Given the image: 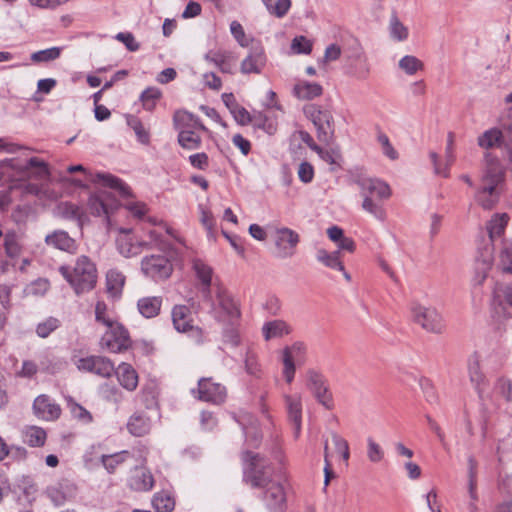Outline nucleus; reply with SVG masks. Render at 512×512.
I'll return each mask as SVG.
<instances>
[{
    "mask_svg": "<svg viewBox=\"0 0 512 512\" xmlns=\"http://www.w3.org/2000/svg\"><path fill=\"white\" fill-rule=\"evenodd\" d=\"M5 171H12L13 182L20 181L23 194L32 195L40 200H56L57 192L50 188V170L48 164L37 157L25 162L10 158L4 164Z\"/></svg>",
    "mask_w": 512,
    "mask_h": 512,
    "instance_id": "1",
    "label": "nucleus"
},
{
    "mask_svg": "<svg viewBox=\"0 0 512 512\" xmlns=\"http://www.w3.org/2000/svg\"><path fill=\"white\" fill-rule=\"evenodd\" d=\"M204 298L210 305L209 314L222 325L225 339L232 345H237L236 325L241 318L239 302L221 285L215 286Z\"/></svg>",
    "mask_w": 512,
    "mask_h": 512,
    "instance_id": "2",
    "label": "nucleus"
},
{
    "mask_svg": "<svg viewBox=\"0 0 512 512\" xmlns=\"http://www.w3.org/2000/svg\"><path fill=\"white\" fill-rule=\"evenodd\" d=\"M243 460V481L254 489H262L279 478L271 462L259 453L245 451Z\"/></svg>",
    "mask_w": 512,
    "mask_h": 512,
    "instance_id": "3",
    "label": "nucleus"
},
{
    "mask_svg": "<svg viewBox=\"0 0 512 512\" xmlns=\"http://www.w3.org/2000/svg\"><path fill=\"white\" fill-rule=\"evenodd\" d=\"M354 181L363 198L362 208L376 219L384 221L386 212L380 202L390 197L389 185L380 179L370 177H357Z\"/></svg>",
    "mask_w": 512,
    "mask_h": 512,
    "instance_id": "4",
    "label": "nucleus"
},
{
    "mask_svg": "<svg viewBox=\"0 0 512 512\" xmlns=\"http://www.w3.org/2000/svg\"><path fill=\"white\" fill-rule=\"evenodd\" d=\"M61 275L72 286L76 294L92 290L97 282V269L95 264L85 255L77 258L73 268L61 266Z\"/></svg>",
    "mask_w": 512,
    "mask_h": 512,
    "instance_id": "5",
    "label": "nucleus"
},
{
    "mask_svg": "<svg viewBox=\"0 0 512 512\" xmlns=\"http://www.w3.org/2000/svg\"><path fill=\"white\" fill-rule=\"evenodd\" d=\"M93 182L102 183L104 186L114 189L118 192L119 196L126 199L124 207L136 218H142L148 212L147 205L143 202L134 201L130 199L132 192L130 187L124 183L121 179L109 174V173H97L94 178L91 179Z\"/></svg>",
    "mask_w": 512,
    "mask_h": 512,
    "instance_id": "6",
    "label": "nucleus"
},
{
    "mask_svg": "<svg viewBox=\"0 0 512 512\" xmlns=\"http://www.w3.org/2000/svg\"><path fill=\"white\" fill-rule=\"evenodd\" d=\"M307 359V346L304 342L296 341L285 346L281 351V362L283 364L282 375L285 381L293 382L296 367L305 364Z\"/></svg>",
    "mask_w": 512,
    "mask_h": 512,
    "instance_id": "7",
    "label": "nucleus"
},
{
    "mask_svg": "<svg viewBox=\"0 0 512 512\" xmlns=\"http://www.w3.org/2000/svg\"><path fill=\"white\" fill-rule=\"evenodd\" d=\"M100 345L109 352L120 353L131 346V340L127 329L117 321L106 327L100 339Z\"/></svg>",
    "mask_w": 512,
    "mask_h": 512,
    "instance_id": "8",
    "label": "nucleus"
},
{
    "mask_svg": "<svg viewBox=\"0 0 512 512\" xmlns=\"http://www.w3.org/2000/svg\"><path fill=\"white\" fill-rule=\"evenodd\" d=\"M286 476L279 471V478L262 488V500L270 512H283L286 505L284 482Z\"/></svg>",
    "mask_w": 512,
    "mask_h": 512,
    "instance_id": "9",
    "label": "nucleus"
},
{
    "mask_svg": "<svg viewBox=\"0 0 512 512\" xmlns=\"http://www.w3.org/2000/svg\"><path fill=\"white\" fill-rule=\"evenodd\" d=\"M411 314L414 322L429 332L441 333L444 324L442 316L435 308L426 307L419 303H412Z\"/></svg>",
    "mask_w": 512,
    "mask_h": 512,
    "instance_id": "10",
    "label": "nucleus"
},
{
    "mask_svg": "<svg viewBox=\"0 0 512 512\" xmlns=\"http://www.w3.org/2000/svg\"><path fill=\"white\" fill-rule=\"evenodd\" d=\"M300 236L294 230L281 227L275 230V256L279 259H287L294 256Z\"/></svg>",
    "mask_w": 512,
    "mask_h": 512,
    "instance_id": "11",
    "label": "nucleus"
},
{
    "mask_svg": "<svg viewBox=\"0 0 512 512\" xmlns=\"http://www.w3.org/2000/svg\"><path fill=\"white\" fill-rule=\"evenodd\" d=\"M141 270L149 278L158 281L170 277L173 266L164 255L146 256L141 261Z\"/></svg>",
    "mask_w": 512,
    "mask_h": 512,
    "instance_id": "12",
    "label": "nucleus"
},
{
    "mask_svg": "<svg viewBox=\"0 0 512 512\" xmlns=\"http://www.w3.org/2000/svg\"><path fill=\"white\" fill-rule=\"evenodd\" d=\"M88 207L91 214L103 216L109 221L110 215L119 207V202L111 192L100 190L90 196Z\"/></svg>",
    "mask_w": 512,
    "mask_h": 512,
    "instance_id": "13",
    "label": "nucleus"
},
{
    "mask_svg": "<svg viewBox=\"0 0 512 512\" xmlns=\"http://www.w3.org/2000/svg\"><path fill=\"white\" fill-rule=\"evenodd\" d=\"M74 364L80 371L94 373L103 378L111 377L115 371L110 359L98 355L76 359Z\"/></svg>",
    "mask_w": 512,
    "mask_h": 512,
    "instance_id": "14",
    "label": "nucleus"
},
{
    "mask_svg": "<svg viewBox=\"0 0 512 512\" xmlns=\"http://www.w3.org/2000/svg\"><path fill=\"white\" fill-rule=\"evenodd\" d=\"M192 393L199 400L213 404H221L226 398L225 386L214 382L212 378H201L197 390H192Z\"/></svg>",
    "mask_w": 512,
    "mask_h": 512,
    "instance_id": "15",
    "label": "nucleus"
},
{
    "mask_svg": "<svg viewBox=\"0 0 512 512\" xmlns=\"http://www.w3.org/2000/svg\"><path fill=\"white\" fill-rule=\"evenodd\" d=\"M267 57L265 50L260 43L252 45L248 55L240 64L242 74H261L266 66Z\"/></svg>",
    "mask_w": 512,
    "mask_h": 512,
    "instance_id": "16",
    "label": "nucleus"
},
{
    "mask_svg": "<svg viewBox=\"0 0 512 512\" xmlns=\"http://www.w3.org/2000/svg\"><path fill=\"white\" fill-rule=\"evenodd\" d=\"M45 494L55 506H61L77 494V486L68 479H62L46 488Z\"/></svg>",
    "mask_w": 512,
    "mask_h": 512,
    "instance_id": "17",
    "label": "nucleus"
},
{
    "mask_svg": "<svg viewBox=\"0 0 512 512\" xmlns=\"http://www.w3.org/2000/svg\"><path fill=\"white\" fill-rule=\"evenodd\" d=\"M118 251L124 257H133L140 254L144 249H148L149 243L146 241H134L130 229L121 228L116 240Z\"/></svg>",
    "mask_w": 512,
    "mask_h": 512,
    "instance_id": "18",
    "label": "nucleus"
},
{
    "mask_svg": "<svg viewBox=\"0 0 512 512\" xmlns=\"http://www.w3.org/2000/svg\"><path fill=\"white\" fill-rule=\"evenodd\" d=\"M34 414L46 421H53L60 417L61 408L58 404L53 402L47 395H39L33 402Z\"/></svg>",
    "mask_w": 512,
    "mask_h": 512,
    "instance_id": "19",
    "label": "nucleus"
},
{
    "mask_svg": "<svg viewBox=\"0 0 512 512\" xmlns=\"http://www.w3.org/2000/svg\"><path fill=\"white\" fill-rule=\"evenodd\" d=\"M504 177L505 171L499 160L487 153L485 155V169L482 176L483 184L499 187L504 181Z\"/></svg>",
    "mask_w": 512,
    "mask_h": 512,
    "instance_id": "20",
    "label": "nucleus"
},
{
    "mask_svg": "<svg viewBox=\"0 0 512 512\" xmlns=\"http://www.w3.org/2000/svg\"><path fill=\"white\" fill-rule=\"evenodd\" d=\"M284 402L288 420L293 425L295 437H298L302 425V397L300 394L285 395Z\"/></svg>",
    "mask_w": 512,
    "mask_h": 512,
    "instance_id": "21",
    "label": "nucleus"
},
{
    "mask_svg": "<svg viewBox=\"0 0 512 512\" xmlns=\"http://www.w3.org/2000/svg\"><path fill=\"white\" fill-rule=\"evenodd\" d=\"M205 60L220 69L223 73H233L236 56L233 52L223 49L209 50L205 54Z\"/></svg>",
    "mask_w": 512,
    "mask_h": 512,
    "instance_id": "22",
    "label": "nucleus"
},
{
    "mask_svg": "<svg viewBox=\"0 0 512 512\" xmlns=\"http://www.w3.org/2000/svg\"><path fill=\"white\" fill-rule=\"evenodd\" d=\"M45 244L54 249L74 254L77 250V243L66 231L54 230L45 237Z\"/></svg>",
    "mask_w": 512,
    "mask_h": 512,
    "instance_id": "23",
    "label": "nucleus"
},
{
    "mask_svg": "<svg viewBox=\"0 0 512 512\" xmlns=\"http://www.w3.org/2000/svg\"><path fill=\"white\" fill-rule=\"evenodd\" d=\"M468 374L479 397H482L488 386V380L480 367V358L476 353L468 360Z\"/></svg>",
    "mask_w": 512,
    "mask_h": 512,
    "instance_id": "24",
    "label": "nucleus"
},
{
    "mask_svg": "<svg viewBox=\"0 0 512 512\" xmlns=\"http://www.w3.org/2000/svg\"><path fill=\"white\" fill-rule=\"evenodd\" d=\"M509 216L506 213L495 214L487 225L489 238L493 248L498 245H504L503 234L508 224Z\"/></svg>",
    "mask_w": 512,
    "mask_h": 512,
    "instance_id": "25",
    "label": "nucleus"
},
{
    "mask_svg": "<svg viewBox=\"0 0 512 512\" xmlns=\"http://www.w3.org/2000/svg\"><path fill=\"white\" fill-rule=\"evenodd\" d=\"M500 199L499 187L484 185L476 192L475 201L485 210L493 209Z\"/></svg>",
    "mask_w": 512,
    "mask_h": 512,
    "instance_id": "26",
    "label": "nucleus"
},
{
    "mask_svg": "<svg viewBox=\"0 0 512 512\" xmlns=\"http://www.w3.org/2000/svg\"><path fill=\"white\" fill-rule=\"evenodd\" d=\"M129 486L135 491H149L154 486V478L144 467H136L129 478Z\"/></svg>",
    "mask_w": 512,
    "mask_h": 512,
    "instance_id": "27",
    "label": "nucleus"
},
{
    "mask_svg": "<svg viewBox=\"0 0 512 512\" xmlns=\"http://www.w3.org/2000/svg\"><path fill=\"white\" fill-rule=\"evenodd\" d=\"M174 128L181 132L183 130L200 129L206 131V127L198 117L187 111H176L173 117Z\"/></svg>",
    "mask_w": 512,
    "mask_h": 512,
    "instance_id": "28",
    "label": "nucleus"
},
{
    "mask_svg": "<svg viewBox=\"0 0 512 512\" xmlns=\"http://www.w3.org/2000/svg\"><path fill=\"white\" fill-rule=\"evenodd\" d=\"M172 322L178 332H188L193 329V320L190 309L186 305L173 307Z\"/></svg>",
    "mask_w": 512,
    "mask_h": 512,
    "instance_id": "29",
    "label": "nucleus"
},
{
    "mask_svg": "<svg viewBox=\"0 0 512 512\" xmlns=\"http://www.w3.org/2000/svg\"><path fill=\"white\" fill-rule=\"evenodd\" d=\"M493 265L492 249L486 247L484 252L476 260L475 276L473 282L476 285H481L487 278L489 271Z\"/></svg>",
    "mask_w": 512,
    "mask_h": 512,
    "instance_id": "30",
    "label": "nucleus"
},
{
    "mask_svg": "<svg viewBox=\"0 0 512 512\" xmlns=\"http://www.w3.org/2000/svg\"><path fill=\"white\" fill-rule=\"evenodd\" d=\"M114 373L120 385L128 391H134L138 385V375L134 368L128 363H121Z\"/></svg>",
    "mask_w": 512,
    "mask_h": 512,
    "instance_id": "31",
    "label": "nucleus"
},
{
    "mask_svg": "<svg viewBox=\"0 0 512 512\" xmlns=\"http://www.w3.org/2000/svg\"><path fill=\"white\" fill-rule=\"evenodd\" d=\"M292 331L291 326L284 320H273L266 322L262 327V332L265 340L272 338H280L289 335Z\"/></svg>",
    "mask_w": 512,
    "mask_h": 512,
    "instance_id": "32",
    "label": "nucleus"
},
{
    "mask_svg": "<svg viewBox=\"0 0 512 512\" xmlns=\"http://www.w3.org/2000/svg\"><path fill=\"white\" fill-rule=\"evenodd\" d=\"M162 306V298L158 296L143 297L138 300L137 308L145 318L156 317Z\"/></svg>",
    "mask_w": 512,
    "mask_h": 512,
    "instance_id": "33",
    "label": "nucleus"
},
{
    "mask_svg": "<svg viewBox=\"0 0 512 512\" xmlns=\"http://www.w3.org/2000/svg\"><path fill=\"white\" fill-rule=\"evenodd\" d=\"M323 92L321 85L307 81L298 82L293 88V94L301 100H311L320 96Z\"/></svg>",
    "mask_w": 512,
    "mask_h": 512,
    "instance_id": "34",
    "label": "nucleus"
},
{
    "mask_svg": "<svg viewBox=\"0 0 512 512\" xmlns=\"http://www.w3.org/2000/svg\"><path fill=\"white\" fill-rule=\"evenodd\" d=\"M127 429L132 435L142 437L151 429L150 419L143 414L135 413L129 418Z\"/></svg>",
    "mask_w": 512,
    "mask_h": 512,
    "instance_id": "35",
    "label": "nucleus"
},
{
    "mask_svg": "<svg viewBox=\"0 0 512 512\" xmlns=\"http://www.w3.org/2000/svg\"><path fill=\"white\" fill-rule=\"evenodd\" d=\"M193 269L196 273L197 278L202 283V294L203 296L207 293H210L213 289H211V280H212V269L206 263H204L200 259H195L193 261Z\"/></svg>",
    "mask_w": 512,
    "mask_h": 512,
    "instance_id": "36",
    "label": "nucleus"
},
{
    "mask_svg": "<svg viewBox=\"0 0 512 512\" xmlns=\"http://www.w3.org/2000/svg\"><path fill=\"white\" fill-rule=\"evenodd\" d=\"M316 259L328 268L343 270V263L340 260V251L328 252L327 250L320 248L316 251Z\"/></svg>",
    "mask_w": 512,
    "mask_h": 512,
    "instance_id": "37",
    "label": "nucleus"
},
{
    "mask_svg": "<svg viewBox=\"0 0 512 512\" xmlns=\"http://www.w3.org/2000/svg\"><path fill=\"white\" fill-rule=\"evenodd\" d=\"M46 437V431L41 427L30 426L23 431V441L31 447L43 446Z\"/></svg>",
    "mask_w": 512,
    "mask_h": 512,
    "instance_id": "38",
    "label": "nucleus"
},
{
    "mask_svg": "<svg viewBox=\"0 0 512 512\" xmlns=\"http://www.w3.org/2000/svg\"><path fill=\"white\" fill-rule=\"evenodd\" d=\"M57 213L60 217L67 220H76L82 225L84 214L80 207L71 202H62L57 206Z\"/></svg>",
    "mask_w": 512,
    "mask_h": 512,
    "instance_id": "39",
    "label": "nucleus"
},
{
    "mask_svg": "<svg viewBox=\"0 0 512 512\" xmlns=\"http://www.w3.org/2000/svg\"><path fill=\"white\" fill-rule=\"evenodd\" d=\"M62 50V47H51L39 50L30 55V60L34 64L50 63L60 58Z\"/></svg>",
    "mask_w": 512,
    "mask_h": 512,
    "instance_id": "40",
    "label": "nucleus"
},
{
    "mask_svg": "<svg viewBox=\"0 0 512 512\" xmlns=\"http://www.w3.org/2000/svg\"><path fill=\"white\" fill-rule=\"evenodd\" d=\"M95 321L105 328L117 322L114 312L110 310L104 301H97L95 305Z\"/></svg>",
    "mask_w": 512,
    "mask_h": 512,
    "instance_id": "41",
    "label": "nucleus"
},
{
    "mask_svg": "<svg viewBox=\"0 0 512 512\" xmlns=\"http://www.w3.org/2000/svg\"><path fill=\"white\" fill-rule=\"evenodd\" d=\"M4 248L8 257L20 256L22 253L21 237L13 231L7 232L4 237Z\"/></svg>",
    "mask_w": 512,
    "mask_h": 512,
    "instance_id": "42",
    "label": "nucleus"
},
{
    "mask_svg": "<svg viewBox=\"0 0 512 512\" xmlns=\"http://www.w3.org/2000/svg\"><path fill=\"white\" fill-rule=\"evenodd\" d=\"M195 130L196 129L178 132V143L181 147L188 150H194L200 147L202 140Z\"/></svg>",
    "mask_w": 512,
    "mask_h": 512,
    "instance_id": "43",
    "label": "nucleus"
},
{
    "mask_svg": "<svg viewBox=\"0 0 512 512\" xmlns=\"http://www.w3.org/2000/svg\"><path fill=\"white\" fill-rule=\"evenodd\" d=\"M330 119L331 115L318 111L317 115L313 117V123L317 127L318 138L320 141H328L330 138V133L328 129L330 128Z\"/></svg>",
    "mask_w": 512,
    "mask_h": 512,
    "instance_id": "44",
    "label": "nucleus"
},
{
    "mask_svg": "<svg viewBox=\"0 0 512 512\" xmlns=\"http://www.w3.org/2000/svg\"><path fill=\"white\" fill-rule=\"evenodd\" d=\"M389 34L393 40L405 41L409 36L408 28L400 21L396 14H393L389 21Z\"/></svg>",
    "mask_w": 512,
    "mask_h": 512,
    "instance_id": "45",
    "label": "nucleus"
},
{
    "mask_svg": "<svg viewBox=\"0 0 512 512\" xmlns=\"http://www.w3.org/2000/svg\"><path fill=\"white\" fill-rule=\"evenodd\" d=\"M502 139V133L497 128L485 131L478 137V145L484 149H490L498 146Z\"/></svg>",
    "mask_w": 512,
    "mask_h": 512,
    "instance_id": "46",
    "label": "nucleus"
},
{
    "mask_svg": "<svg viewBox=\"0 0 512 512\" xmlns=\"http://www.w3.org/2000/svg\"><path fill=\"white\" fill-rule=\"evenodd\" d=\"M306 386L311 392H314L327 387L328 384L321 372L310 368L306 371Z\"/></svg>",
    "mask_w": 512,
    "mask_h": 512,
    "instance_id": "47",
    "label": "nucleus"
},
{
    "mask_svg": "<svg viewBox=\"0 0 512 512\" xmlns=\"http://www.w3.org/2000/svg\"><path fill=\"white\" fill-rule=\"evenodd\" d=\"M130 456L128 451H121L110 455H102L101 462L109 473H113L118 465L125 462Z\"/></svg>",
    "mask_w": 512,
    "mask_h": 512,
    "instance_id": "48",
    "label": "nucleus"
},
{
    "mask_svg": "<svg viewBox=\"0 0 512 512\" xmlns=\"http://www.w3.org/2000/svg\"><path fill=\"white\" fill-rule=\"evenodd\" d=\"M152 505L157 512H170L174 509V499L166 492L156 493Z\"/></svg>",
    "mask_w": 512,
    "mask_h": 512,
    "instance_id": "49",
    "label": "nucleus"
},
{
    "mask_svg": "<svg viewBox=\"0 0 512 512\" xmlns=\"http://www.w3.org/2000/svg\"><path fill=\"white\" fill-rule=\"evenodd\" d=\"M399 68L407 75H414L417 71L422 70L424 65L421 60L412 55H406L399 60Z\"/></svg>",
    "mask_w": 512,
    "mask_h": 512,
    "instance_id": "50",
    "label": "nucleus"
},
{
    "mask_svg": "<svg viewBox=\"0 0 512 512\" xmlns=\"http://www.w3.org/2000/svg\"><path fill=\"white\" fill-rule=\"evenodd\" d=\"M125 283V277L116 270H110L107 273V288L112 295H117Z\"/></svg>",
    "mask_w": 512,
    "mask_h": 512,
    "instance_id": "51",
    "label": "nucleus"
},
{
    "mask_svg": "<svg viewBox=\"0 0 512 512\" xmlns=\"http://www.w3.org/2000/svg\"><path fill=\"white\" fill-rule=\"evenodd\" d=\"M251 123L269 135H274L277 132V123L262 113L255 114Z\"/></svg>",
    "mask_w": 512,
    "mask_h": 512,
    "instance_id": "52",
    "label": "nucleus"
},
{
    "mask_svg": "<svg viewBox=\"0 0 512 512\" xmlns=\"http://www.w3.org/2000/svg\"><path fill=\"white\" fill-rule=\"evenodd\" d=\"M496 266L501 272L512 274V246L501 248Z\"/></svg>",
    "mask_w": 512,
    "mask_h": 512,
    "instance_id": "53",
    "label": "nucleus"
},
{
    "mask_svg": "<svg viewBox=\"0 0 512 512\" xmlns=\"http://www.w3.org/2000/svg\"><path fill=\"white\" fill-rule=\"evenodd\" d=\"M161 97V92L158 88L149 87L144 90L140 96V99L143 103V107L151 111L156 106L157 100Z\"/></svg>",
    "mask_w": 512,
    "mask_h": 512,
    "instance_id": "54",
    "label": "nucleus"
},
{
    "mask_svg": "<svg viewBox=\"0 0 512 512\" xmlns=\"http://www.w3.org/2000/svg\"><path fill=\"white\" fill-rule=\"evenodd\" d=\"M128 125L133 129V131L136 134V137L139 142H141L144 145H148L150 142V134L149 131L144 127L142 122L136 118L131 117L128 120Z\"/></svg>",
    "mask_w": 512,
    "mask_h": 512,
    "instance_id": "55",
    "label": "nucleus"
},
{
    "mask_svg": "<svg viewBox=\"0 0 512 512\" xmlns=\"http://www.w3.org/2000/svg\"><path fill=\"white\" fill-rule=\"evenodd\" d=\"M290 8L291 0H277L275 4L270 2L266 5L267 11L277 18H283Z\"/></svg>",
    "mask_w": 512,
    "mask_h": 512,
    "instance_id": "56",
    "label": "nucleus"
},
{
    "mask_svg": "<svg viewBox=\"0 0 512 512\" xmlns=\"http://www.w3.org/2000/svg\"><path fill=\"white\" fill-rule=\"evenodd\" d=\"M58 327H59V320L54 317H49L37 325L36 333L39 337L46 338L53 331H55Z\"/></svg>",
    "mask_w": 512,
    "mask_h": 512,
    "instance_id": "57",
    "label": "nucleus"
},
{
    "mask_svg": "<svg viewBox=\"0 0 512 512\" xmlns=\"http://www.w3.org/2000/svg\"><path fill=\"white\" fill-rule=\"evenodd\" d=\"M313 396L317 400L319 404L325 407L327 410H332L334 408V400L332 392L329 389V386L322 388L321 390H317L312 392Z\"/></svg>",
    "mask_w": 512,
    "mask_h": 512,
    "instance_id": "58",
    "label": "nucleus"
},
{
    "mask_svg": "<svg viewBox=\"0 0 512 512\" xmlns=\"http://www.w3.org/2000/svg\"><path fill=\"white\" fill-rule=\"evenodd\" d=\"M495 391L503 396L507 402L512 401V381L510 379L499 378L495 384Z\"/></svg>",
    "mask_w": 512,
    "mask_h": 512,
    "instance_id": "59",
    "label": "nucleus"
},
{
    "mask_svg": "<svg viewBox=\"0 0 512 512\" xmlns=\"http://www.w3.org/2000/svg\"><path fill=\"white\" fill-rule=\"evenodd\" d=\"M367 457L373 463L380 462L384 457L382 448L372 438L367 439Z\"/></svg>",
    "mask_w": 512,
    "mask_h": 512,
    "instance_id": "60",
    "label": "nucleus"
},
{
    "mask_svg": "<svg viewBox=\"0 0 512 512\" xmlns=\"http://www.w3.org/2000/svg\"><path fill=\"white\" fill-rule=\"evenodd\" d=\"M63 366L64 362L56 357H45V359L40 362L41 370L51 374L58 372Z\"/></svg>",
    "mask_w": 512,
    "mask_h": 512,
    "instance_id": "61",
    "label": "nucleus"
},
{
    "mask_svg": "<svg viewBox=\"0 0 512 512\" xmlns=\"http://www.w3.org/2000/svg\"><path fill=\"white\" fill-rule=\"evenodd\" d=\"M377 139L381 145L383 154L391 160H396L398 158V153L391 145L388 136L385 133L380 132L378 133Z\"/></svg>",
    "mask_w": 512,
    "mask_h": 512,
    "instance_id": "62",
    "label": "nucleus"
},
{
    "mask_svg": "<svg viewBox=\"0 0 512 512\" xmlns=\"http://www.w3.org/2000/svg\"><path fill=\"white\" fill-rule=\"evenodd\" d=\"M291 49L298 54H309L312 50V43L304 36H297L292 40Z\"/></svg>",
    "mask_w": 512,
    "mask_h": 512,
    "instance_id": "63",
    "label": "nucleus"
},
{
    "mask_svg": "<svg viewBox=\"0 0 512 512\" xmlns=\"http://www.w3.org/2000/svg\"><path fill=\"white\" fill-rule=\"evenodd\" d=\"M230 31L238 44L242 47L249 46V40L246 37L242 25L238 21H232L230 24Z\"/></svg>",
    "mask_w": 512,
    "mask_h": 512,
    "instance_id": "64",
    "label": "nucleus"
}]
</instances>
